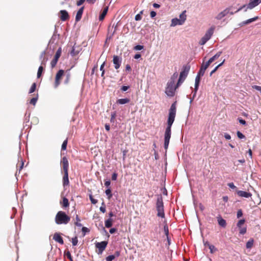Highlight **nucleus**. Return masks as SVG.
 Listing matches in <instances>:
<instances>
[{"mask_svg": "<svg viewBox=\"0 0 261 261\" xmlns=\"http://www.w3.org/2000/svg\"><path fill=\"white\" fill-rule=\"evenodd\" d=\"M258 19V16H255L253 18H250V19H249L248 20H246V21H244L243 22V23L244 24H248L253 21H254L256 20H257Z\"/></svg>", "mask_w": 261, "mask_h": 261, "instance_id": "28", "label": "nucleus"}, {"mask_svg": "<svg viewBox=\"0 0 261 261\" xmlns=\"http://www.w3.org/2000/svg\"><path fill=\"white\" fill-rule=\"evenodd\" d=\"M176 102L177 101H175L171 105L169 111L167 126L164 134V148L166 150H167L168 147L171 135V126L174 121L176 115Z\"/></svg>", "mask_w": 261, "mask_h": 261, "instance_id": "1", "label": "nucleus"}, {"mask_svg": "<svg viewBox=\"0 0 261 261\" xmlns=\"http://www.w3.org/2000/svg\"><path fill=\"white\" fill-rule=\"evenodd\" d=\"M150 17L151 18H153V17H155L156 16V12L155 11H152L150 12Z\"/></svg>", "mask_w": 261, "mask_h": 261, "instance_id": "60", "label": "nucleus"}, {"mask_svg": "<svg viewBox=\"0 0 261 261\" xmlns=\"http://www.w3.org/2000/svg\"><path fill=\"white\" fill-rule=\"evenodd\" d=\"M214 28L212 27L209 29L205 34L203 37H202L201 40L199 41V44L201 45H203L206 43V42L210 39L214 33Z\"/></svg>", "mask_w": 261, "mask_h": 261, "instance_id": "6", "label": "nucleus"}, {"mask_svg": "<svg viewBox=\"0 0 261 261\" xmlns=\"http://www.w3.org/2000/svg\"><path fill=\"white\" fill-rule=\"evenodd\" d=\"M76 222L74 223L75 225L79 227H81L82 224L80 223L81 220L77 215H76L75 217Z\"/></svg>", "mask_w": 261, "mask_h": 261, "instance_id": "32", "label": "nucleus"}, {"mask_svg": "<svg viewBox=\"0 0 261 261\" xmlns=\"http://www.w3.org/2000/svg\"><path fill=\"white\" fill-rule=\"evenodd\" d=\"M89 198L92 204H95L97 203V200L96 199H94L92 195H89Z\"/></svg>", "mask_w": 261, "mask_h": 261, "instance_id": "43", "label": "nucleus"}, {"mask_svg": "<svg viewBox=\"0 0 261 261\" xmlns=\"http://www.w3.org/2000/svg\"><path fill=\"white\" fill-rule=\"evenodd\" d=\"M113 63L116 69L119 68L121 63V58L117 56H114Z\"/></svg>", "mask_w": 261, "mask_h": 261, "instance_id": "13", "label": "nucleus"}, {"mask_svg": "<svg viewBox=\"0 0 261 261\" xmlns=\"http://www.w3.org/2000/svg\"><path fill=\"white\" fill-rule=\"evenodd\" d=\"M164 232H165L166 236H167V238H168L169 229H168V226L167 224L164 225Z\"/></svg>", "mask_w": 261, "mask_h": 261, "instance_id": "39", "label": "nucleus"}, {"mask_svg": "<svg viewBox=\"0 0 261 261\" xmlns=\"http://www.w3.org/2000/svg\"><path fill=\"white\" fill-rule=\"evenodd\" d=\"M261 2L260 0H250L247 5V8L252 9L257 6Z\"/></svg>", "mask_w": 261, "mask_h": 261, "instance_id": "15", "label": "nucleus"}, {"mask_svg": "<svg viewBox=\"0 0 261 261\" xmlns=\"http://www.w3.org/2000/svg\"><path fill=\"white\" fill-rule=\"evenodd\" d=\"M108 11V7H107L105 8L102 12V13L100 14L99 17V19L100 21H102L105 17L107 12Z\"/></svg>", "mask_w": 261, "mask_h": 261, "instance_id": "24", "label": "nucleus"}, {"mask_svg": "<svg viewBox=\"0 0 261 261\" xmlns=\"http://www.w3.org/2000/svg\"><path fill=\"white\" fill-rule=\"evenodd\" d=\"M120 252L118 251H117L115 252V254L113 255L115 256V258L116 257H118L120 256Z\"/></svg>", "mask_w": 261, "mask_h": 261, "instance_id": "64", "label": "nucleus"}, {"mask_svg": "<svg viewBox=\"0 0 261 261\" xmlns=\"http://www.w3.org/2000/svg\"><path fill=\"white\" fill-rule=\"evenodd\" d=\"M37 99H31V100L29 101V103L33 106H35L36 103Z\"/></svg>", "mask_w": 261, "mask_h": 261, "instance_id": "47", "label": "nucleus"}, {"mask_svg": "<svg viewBox=\"0 0 261 261\" xmlns=\"http://www.w3.org/2000/svg\"><path fill=\"white\" fill-rule=\"evenodd\" d=\"M178 76V74L177 72H176L174 73L172 75L170 81L168 82L175 84Z\"/></svg>", "mask_w": 261, "mask_h": 261, "instance_id": "25", "label": "nucleus"}, {"mask_svg": "<svg viewBox=\"0 0 261 261\" xmlns=\"http://www.w3.org/2000/svg\"><path fill=\"white\" fill-rule=\"evenodd\" d=\"M102 206L100 207V211L103 213H105L106 212V207H105V203L103 202L102 203Z\"/></svg>", "mask_w": 261, "mask_h": 261, "instance_id": "44", "label": "nucleus"}, {"mask_svg": "<svg viewBox=\"0 0 261 261\" xmlns=\"http://www.w3.org/2000/svg\"><path fill=\"white\" fill-rule=\"evenodd\" d=\"M64 74V70H62V69L59 70L58 71V72L57 73V74L56 75L55 82V85L56 87H58L60 85V81H61Z\"/></svg>", "mask_w": 261, "mask_h": 261, "instance_id": "11", "label": "nucleus"}, {"mask_svg": "<svg viewBox=\"0 0 261 261\" xmlns=\"http://www.w3.org/2000/svg\"><path fill=\"white\" fill-rule=\"evenodd\" d=\"M219 68V67L217 66L210 73V75H212L213 73H214Z\"/></svg>", "mask_w": 261, "mask_h": 261, "instance_id": "61", "label": "nucleus"}, {"mask_svg": "<svg viewBox=\"0 0 261 261\" xmlns=\"http://www.w3.org/2000/svg\"><path fill=\"white\" fill-rule=\"evenodd\" d=\"M113 220L110 218L105 221V226L107 228H110L112 226Z\"/></svg>", "mask_w": 261, "mask_h": 261, "instance_id": "27", "label": "nucleus"}, {"mask_svg": "<svg viewBox=\"0 0 261 261\" xmlns=\"http://www.w3.org/2000/svg\"><path fill=\"white\" fill-rule=\"evenodd\" d=\"M254 240L253 239H250L247 243L246 247L247 249L251 248L253 246Z\"/></svg>", "mask_w": 261, "mask_h": 261, "instance_id": "29", "label": "nucleus"}, {"mask_svg": "<svg viewBox=\"0 0 261 261\" xmlns=\"http://www.w3.org/2000/svg\"><path fill=\"white\" fill-rule=\"evenodd\" d=\"M126 70L130 71L132 70V68L130 66L129 64H127L125 66Z\"/></svg>", "mask_w": 261, "mask_h": 261, "instance_id": "62", "label": "nucleus"}, {"mask_svg": "<svg viewBox=\"0 0 261 261\" xmlns=\"http://www.w3.org/2000/svg\"><path fill=\"white\" fill-rule=\"evenodd\" d=\"M61 53H62V49H61V48L60 47L58 48V49L56 51L54 59L50 62V65H51V66L52 68H54L56 66V65L58 62V61L61 55Z\"/></svg>", "mask_w": 261, "mask_h": 261, "instance_id": "10", "label": "nucleus"}, {"mask_svg": "<svg viewBox=\"0 0 261 261\" xmlns=\"http://www.w3.org/2000/svg\"><path fill=\"white\" fill-rule=\"evenodd\" d=\"M237 194L240 197L245 198H249L252 196L250 193L243 191H238Z\"/></svg>", "mask_w": 261, "mask_h": 261, "instance_id": "19", "label": "nucleus"}, {"mask_svg": "<svg viewBox=\"0 0 261 261\" xmlns=\"http://www.w3.org/2000/svg\"><path fill=\"white\" fill-rule=\"evenodd\" d=\"M237 216L238 218H239L243 216V212L241 210L238 211Z\"/></svg>", "mask_w": 261, "mask_h": 261, "instance_id": "48", "label": "nucleus"}, {"mask_svg": "<svg viewBox=\"0 0 261 261\" xmlns=\"http://www.w3.org/2000/svg\"><path fill=\"white\" fill-rule=\"evenodd\" d=\"M68 140L66 139L63 142V144L62 145V150H65L67 148V145Z\"/></svg>", "mask_w": 261, "mask_h": 261, "instance_id": "36", "label": "nucleus"}, {"mask_svg": "<svg viewBox=\"0 0 261 261\" xmlns=\"http://www.w3.org/2000/svg\"><path fill=\"white\" fill-rule=\"evenodd\" d=\"M60 204L64 208L69 207V202L68 199L66 197H63L62 201L60 202Z\"/></svg>", "mask_w": 261, "mask_h": 261, "instance_id": "23", "label": "nucleus"}, {"mask_svg": "<svg viewBox=\"0 0 261 261\" xmlns=\"http://www.w3.org/2000/svg\"><path fill=\"white\" fill-rule=\"evenodd\" d=\"M237 136L240 139H244L245 138V136L240 131H238L237 133Z\"/></svg>", "mask_w": 261, "mask_h": 261, "instance_id": "45", "label": "nucleus"}, {"mask_svg": "<svg viewBox=\"0 0 261 261\" xmlns=\"http://www.w3.org/2000/svg\"><path fill=\"white\" fill-rule=\"evenodd\" d=\"M156 208L158 212L157 216L161 218L165 217L164 204L162 196L158 197L156 203Z\"/></svg>", "mask_w": 261, "mask_h": 261, "instance_id": "4", "label": "nucleus"}, {"mask_svg": "<svg viewBox=\"0 0 261 261\" xmlns=\"http://www.w3.org/2000/svg\"><path fill=\"white\" fill-rule=\"evenodd\" d=\"M84 9V7H82L77 12V13H76V15L75 16V21L76 22H78L81 20L82 15H83V13Z\"/></svg>", "mask_w": 261, "mask_h": 261, "instance_id": "21", "label": "nucleus"}, {"mask_svg": "<svg viewBox=\"0 0 261 261\" xmlns=\"http://www.w3.org/2000/svg\"><path fill=\"white\" fill-rule=\"evenodd\" d=\"M107 245L108 242L107 241H102L101 242L96 243L95 247L98 249L97 253L98 254H102L103 251L105 250Z\"/></svg>", "mask_w": 261, "mask_h": 261, "instance_id": "9", "label": "nucleus"}, {"mask_svg": "<svg viewBox=\"0 0 261 261\" xmlns=\"http://www.w3.org/2000/svg\"><path fill=\"white\" fill-rule=\"evenodd\" d=\"M135 19L136 21H139V20H141L142 16L140 15V14H138L135 16Z\"/></svg>", "mask_w": 261, "mask_h": 261, "instance_id": "52", "label": "nucleus"}, {"mask_svg": "<svg viewBox=\"0 0 261 261\" xmlns=\"http://www.w3.org/2000/svg\"><path fill=\"white\" fill-rule=\"evenodd\" d=\"M118 174L116 172L114 173L112 175V180H116L117 178Z\"/></svg>", "mask_w": 261, "mask_h": 261, "instance_id": "51", "label": "nucleus"}, {"mask_svg": "<svg viewBox=\"0 0 261 261\" xmlns=\"http://www.w3.org/2000/svg\"><path fill=\"white\" fill-rule=\"evenodd\" d=\"M110 233L113 234L117 231V229L115 228H112L110 229Z\"/></svg>", "mask_w": 261, "mask_h": 261, "instance_id": "58", "label": "nucleus"}, {"mask_svg": "<svg viewBox=\"0 0 261 261\" xmlns=\"http://www.w3.org/2000/svg\"><path fill=\"white\" fill-rule=\"evenodd\" d=\"M36 88V83H34L32 85L31 87L29 90V93H32L33 92H34L35 91Z\"/></svg>", "mask_w": 261, "mask_h": 261, "instance_id": "37", "label": "nucleus"}, {"mask_svg": "<svg viewBox=\"0 0 261 261\" xmlns=\"http://www.w3.org/2000/svg\"><path fill=\"white\" fill-rule=\"evenodd\" d=\"M53 239L57 242L63 245L64 241L60 233L56 232L53 236Z\"/></svg>", "mask_w": 261, "mask_h": 261, "instance_id": "14", "label": "nucleus"}, {"mask_svg": "<svg viewBox=\"0 0 261 261\" xmlns=\"http://www.w3.org/2000/svg\"><path fill=\"white\" fill-rule=\"evenodd\" d=\"M127 152H128V150H126V149H125V150L122 151V152H123V160H125V156H126V154Z\"/></svg>", "mask_w": 261, "mask_h": 261, "instance_id": "59", "label": "nucleus"}, {"mask_svg": "<svg viewBox=\"0 0 261 261\" xmlns=\"http://www.w3.org/2000/svg\"><path fill=\"white\" fill-rule=\"evenodd\" d=\"M47 61L46 60H45V59H43V60L41 62V66H40L37 72V77L40 78L42 75V73L43 71L44 68L42 65L45 66V62Z\"/></svg>", "mask_w": 261, "mask_h": 261, "instance_id": "20", "label": "nucleus"}, {"mask_svg": "<svg viewBox=\"0 0 261 261\" xmlns=\"http://www.w3.org/2000/svg\"><path fill=\"white\" fill-rule=\"evenodd\" d=\"M115 258V256L113 255H111L107 256L106 259L107 261H112Z\"/></svg>", "mask_w": 261, "mask_h": 261, "instance_id": "46", "label": "nucleus"}, {"mask_svg": "<svg viewBox=\"0 0 261 261\" xmlns=\"http://www.w3.org/2000/svg\"><path fill=\"white\" fill-rule=\"evenodd\" d=\"M190 70L189 66H185L183 67V70L180 73L179 77L178 80L177 86H178L181 83H182L185 80L186 77L188 75Z\"/></svg>", "mask_w": 261, "mask_h": 261, "instance_id": "8", "label": "nucleus"}, {"mask_svg": "<svg viewBox=\"0 0 261 261\" xmlns=\"http://www.w3.org/2000/svg\"><path fill=\"white\" fill-rule=\"evenodd\" d=\"M143 48V46L140 45H137L136 46H135L134 49L135 50H140Z\"/></svg>", "mask_w": 261, "mask_h": 261, "instance_id": "49", "label": "nucleus"}, {"mask_svg": "<svg viewBox=\"0 0 261 261\" xmlns=\"http://www.w3.org/2000/svg\"><path fill=\"white\" fill-rule=\"evenodd\" d=\"M245 7V5H244L243 6H242V7L240 8L239 9H238L236 11H235L234 12H232V11H231V10L232 9V7H228V8H226L225 10H224L223 11L221 12L220 13H219L216 16V19H217V20H221L222 19L223 17H224L225 16H226L227 15H228V14H230V15H233L234 13H237L239 11H240V10H241L243 8Z\"/></svg>", "mask_w": 261, "mask_h": 261, "instance_id": "5", "label": "nucleus"}, {"mask_svg": "<svg viewBox=\"0 0 261 261\" xmlns=\"http://www.w3.org/2000/svg\"><path fill=\"white\" fill-rule=\"evenodd\" d=\"M66 255L67 256V257L68 258H69L71 261H72V257H71V255L69 251H67L66 253Z\"/></svg>", "mask_w": 261, "mask_h": 261, "instance_id": "54", "label": "nucleus"}, {"mask_svg": "<svg viewBox=\"0 0 261 261\" xmlns=\"http://www.w3.org/2000/svg\"><path fill=\"white\" fill-rule=\"evenodd\" d=\"M129 102V99H118L116 103L120 105H123Z\"/></svg>", "mask_w": 261, "mask_h": 261, "instance_id": "30", "label": "nucleus"}, {"mask_svg": "<svg viewBox=\"0 0 261 261\" xmlns=\"http://www.w3.org/2000/svg\"><path fill=\"white\" fill-rule=\"evenodd\" d=\"M222 52L221 51H218L216 54H215L214 56H213L212 58H211L207 62H206L205 63H206L208 66L213 62L215 60H217L218 59L220 56L221 55Z\"/></svg>", "mask_w": 261, "mask_h": 261, "instance_id": "16", "label": "nucleus"}, {"mask_svg": "<svg viewBox=\"0 0 261 261\" xmlns=\"http://www.w3.org/2000/svg\"><path fill=\"white\" fill-rule=\"evenodd\" d=\"M246 231H247V228L246 227L239 228V233L241 234H244L245 233H246Z\"/></svg>", "mask_w": 261, "mask_h": 261, "instance_id": "38", "label": "nucleus"}, {"mask_svg": "<svg viewBox=\"0 0 261 261\" xmlns=\"http://www.w3.org/2000/svg\"><path fill=\"white\" fill-rule=\"evenodd\" d=\"M224 137L226 140H230L231 139L230 135L227 133H225L224 135Z\"/></svg>", "mask_w": 261, "mask_h": 261, "instance_id": "55", "label": "nucleus"}, {"mask_svg": "<svg viewBox=\"0 0 261 261\" xmlns=\"http://www.w3.org/2000/svg\"><path fill=\"white\" fill-rule=\"evenodd\" d=\"M183 23H182L181 21H180V20L177 18H173L171 20V27H174V26H176L177 25H181Z\"/></svg>", "mask_w": 261, "mask_h": 261, "instance_id": "22", "label": "nucleus"}, {"mask_svg": "<svg viewBox=\"0 0 261 261\" xmlns=\"http://www.w3.org/2000/svg\"><path fill=\"white\" fill-rule=\"evenodd\" d=\"M208 248L210 249V252L211 253H214L215 252L217 251V249L213 245L208 244Z\"/></svg>", "mask_w": 261, "mask_h": 261, "instance_id": "33", "label": "nucleus"}, {"mask_svg": "<svg viewBox=\"0 0 261 261\" xmlns=\"http://www.w3.org/2000/svg\"><path fill=\"white\" fill-rule=\"evenodd\" d=\"M186 11H183L179 15V19L180 21L182 22V23L185 22L186 20L187 16L186 15Z\"/></svg>", "mask_w": 261, "mask_h": 261, "instance_id": "26", "label": "nucleus"}, {"mask_svg": "<svg viewBox=\"0 0 261 261\" xmlns=\"http://www.w3.org/2000/svg\"><path fill=\"white\" fill-rule=\"evenodd\" d=\"M116 113L115 112H113L111 114V119H110V121L111 122H114L115 121V118H116Z\"/></svg>", "mask_w": 261, "mask_h": 261, "instance_id": "42", "label": "nucleus"}, {"mask_svg": "<svg viewBox=\"0 0 261 261\" xmlns=\"http://www.w3.org/2000/svg\"><path fill=\"white\" fill-rule=\"evenodd\" d=\"M72 244L73 246H76L78 243V239L77 237H75L72 239L71 241Z\"/></svg>", "mask_w": 261, "mask_h": 261, "instance_id": "40", "label": "nucleus"}, {"mask_svg": "<svg viewBox=\"0 0 261 261\" xmlns=\"http://www.w3.org/2000/svg\"><path fill=\"white\" fill-rule=\"evenodd\" d=\"M111 185V181L110 180H107L105 181V185L107 187H109Z\"/></svg>", "mask_w": 261, "mask_h": 261, "instance_id": "63", "label": "nucleus"}, {"mask_svg": "<svg viewBox=\"0 0 261 261\" xmlns=\"http://www.w3.org/2000/svg\"><path fill=\"white\" fill-rule=\"evenodd\" d=\"M245 220L243 219L240 220L237 224V226L239 228H242V226L245 223Z\"/></svg>", "mask_w": 261, "mask_h": 261, "instance_id": "34", "label": "nucleus"}, {"mask_svg": "<svg viewBox=\"0 0 261 261\" xmlns=\"http://www.w3.org/2000/svg\"><path fill=\"white\" fill-rule=\"evenodd\" d=\"M238 120H239V122L241 124H242L243 125H246V121L245 120H243L241 118H238Z\"/></svg>", "mask_w": 261, "mask_h": 261, "instance_id": "50", "label": "nucleus"}, {"mask_svg": "<svg viewBox=\"0 0 261 261\" xmlns=\"http://www.w3.org/2000/svg\"><path fill=\"white\" fill-rule=\"evenodd\" d=\"M218 224L222 227L225 228L226 226L227 223L225 220L223 219L220 215L217 217Z\"/></svg>", "mask_w": 261, "mask_h": 261, "instance_id": "18", "label": "nucleus"}, {"mask_svg": "<svg viewBox=\"0 0 261 261\" xmlns=\"http://www.w3.org/2000/svg\"><path fill=\"white\" fill-rule=\"evenodd\" d=\"M85 0H79V1L77 2L76 5L77 6H80L82 5L85 2Z\"/></svg>", "mask_w": 261, "mask_h": 261, "instance_id": "56", "label": "nucleus"}, {"mask_svg": "<svg viewBox=\"0 0 261 261\" xmlns=\"http://www.w3.org/2000/svg\"><path fill=\"white\" fill-rule=\"evenodd\" d=\"M55 222L57 224H67L70 220V217L63 211H59L55 217Z\"/></svg>", "mask_w": 261, "mask_h": 261, "instance_id": "3", "label": "nucleus"}, {"mask_svg": "<svg viewBox=\"0 0 261 261\" xmlns=\"http://www.w3.org/2000/svg\"><path fill=\"white\" fill-rule=\"evenodd\" d=\"M70 74L69 72H68L66 74V79L65 80V83L68 84L70 81Z\"/></svg>", "mask_w": 261, "mask_h": 261, "instance_id": "41", "label": "nucleus"}, {"mask_svg": "<svg viewBox=\"0 0 261 261\" xmlns=\"http://www.w3.org/2000/svg\"><path fill=\"white\" fill-rule=\"evenodd\" d=\"M178 86L175 84L168 82L167 87L166 88L165 93L168 96L173 97L174 95L175 91Z\"/></svg>", "mask_w": 261, "mask_h": 261, "instance_id": "7", "label": "nucleus"}, {"mask_svg": "<svg viewBox=\"0 0 261 261\" xmlns=\"http://www.w3.org/2000/svg\"><path fill=\"white\" fill-rule=\"evenodd\" d=\"M228 186L232 189H236V186H234V184L233 182H230V183H228L227 184Z\"/></svg>", "mask_w": 261, "mask_h": 261, "instance_id": "53", "label": "nucleus"}, {"mask_svg": "<svg viewBox=\"0 0 261 261\" xmlns=\"http://www.w3.org/2000/svg\"><path fill=\"white\" fill-rule=\"evenodd\" d=\"M59 17L60 19L65 21L69 19V15L68 12L66 10H62L59 12Z\"/></svg>", "mask_w": 261, "mask_h": 261, "instance_id": "12", "label": "nucleus"}, {"mask_svg": "<svg viewBox=\"0 0 261 261\" xmlns=\"http://www.w3.org/2000/svg\"><path fill=\"white\" fill-rule=\"evenodd\" d=\"M200 80V77L199 76H196L195 79V89H197L199 86V82Z\"/></svg>", "mask_w": 261, "mask_h": 261, "instance_id": "35", "label": "nucleus"}, {"mask_svg": "<svg viewBox=\"0 0 261 261\" xmlns=\"http://www.w3.org/2000/svg\"><path fill=\"white\" fill-rule=\"evenodd\" d=\"M208 66H209L206 63H203L201 65V68L197 76H199V77H200L201 76H203L204 74L205 71L208 68Z\"/></svg>", "mask_w": 261, "mask_h": 261, "instance_id": "17", "label": "nucleus"}, {"mask_svg": "<svg viewBox=\"0 0 261 261\" xmlns=\"http://www.w3.org/2000/svg\"><path fill=\"white\" fill-rule=\"evenodd\" d=\"M128 88H129V86H123L121 87V90L122 91H126V90H127L128 89Z\"/></svg>", "mask_w": 261, "mask_h": 261, "instance_id": "57", "label": "nucleus"}, {"mask_svg": "<svg viewBox=\"0 0 261 261\" xmlns=\"http://www.w3.org/2000/svg\"><path fill=\"white\" fill-rule=\"evenodd\" d=\"M61 163L62 165L64 175L63 177V186L64 187L69 186V180L68 178V167L69 163L68 161L66 156L62 158L61 161Z\"/></svg>", "mask_w": 261, "mask_h": 261, "instance_id": "2", "label": "nucleus"}, {"mask_svg": "<svg viewBox=\"0 0 261 261\" xmlns=\"http://www.w3.org/2000/svg\"><path fill=\"white\" fill-rule=\"evenodd\" d=\"M106 194L108 196V199H110L112 197V194L110 188H108L105 191Z\"/></svg>", "mask_w": 261, "mask_h": 261, "instance_id": "31", "label": "nucleus"}]
</instances>
